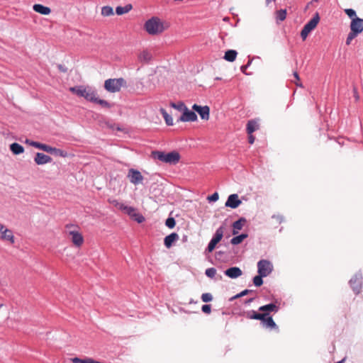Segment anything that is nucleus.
Segmentation results:
<instances>
[{
	"mask_svg": "<svg viewBox=\"0 0 363 363\" xmlns=\"http://www.w3.org/2000/svg\"><path fill=\"white\" fill-rule=\"evenodd\" d=\"M169 27V24L157 16L148 19L144 24V29L151 35L162 33Z\"/></svg>",
	"mask_w": 363,
	"mask_h": 363,
	"instance_id": "nucleus-1",
	"label": "nucleus"
},
{
	"mask_svg": "<svg viewBox=\"0 0 363 363\" xmlns=\"http://www.w3.org/2000/svg\"><path fill=\"white\" fill-rule=\"evenodd\" d=\"M65 233L74 246L79 247L83 245L84 237L77 225L72 224L66 225Z\"/></svg>",
	"mask_w": 363,
	"mask_h": 363,
	"instance_id": "nucleus-2",
	"label": "nucleus"
},
{
	"mask_svg": "<svg viewBox=\"0 0 363 363\" xmlns=\"http://www.w3.org/2000/svg\"><path fill=\"white\" fill-rule=\"evenodd\" d=\"M152 157L155 160L169 164H177L180 160V155L176 151H172L168 153L157 150L152 151Z\"/></svg>",
	"mask_w": 363,
	"mask_h": 363,
	"instance_id": "nucleus-3",
	"label": "nucleus"
},
{
	"mask_svg": "<svg viewBox=\"0 0 363 363\" xmlns=\"http://www.w3.org/2000/svg\"><path fill=\"white\" fill-rule=\"evenodd\" d=\"M69 91L80 97H84L87 101L96 100V92L91 87L77 86L70 87Z\"/></svg>",
	"mask_w": 363,
	"mask_h": 363,
	"instance_id": "nucleus-4",
	"label": "nucleus"
},
{
	"mask_svg": "<svg viewBox=\"0 0 363 363\" xmlns=\"http://www.w3.org/2000/svg\"><path fill=\"white\" fill-rule=\"evenodd\" d=\"M126 86V81L123 78L108 79L104 82V89L111 93L118 92Z\"/></svg>",
	"mask_w": 363,
	"mask_h": 363,
	"instance_id": "nucleus-5",
	"label": "nucleus"
},
{
	"mask_svg": "<svg viewBox=\"0 0 363 363\" xmlns=\"http://www.w3.org/2000/svg\"><path fill=\"white\" fill-rule=\"evenodd\" d=\"M320 21V16L318 13H315L313 17L303 26L301 31V37L305 40L309 33L314 30Z\"/></svg>",
	"mask_w": 363,
	"mask_h": 363,
	"instance_id": "nucleus-6",
	"label": "nucleus"
},
{
	"mask_svg": "<svg viewBox=\"0 0 363 363\" xmlns=\"http://www.w3.org/2000/svg\"><path fill=\"white\" fill-rule=\"evenodd\" d=\"M258 274L267 277L273 270L272 264L267 259H261L257 263Z\"/></svg>",
	"mask_w": 363,
	"mask_h": 363,
	"instance_id": "nucleus-7",
	"label": "nucleus"
},
{
	"mask_svg": "<svg viewBox=\"0 0 363 363\" xmlns=\"http://www.w3.org/2000/svg\"><path fill=\"white\" fill-rule=\"evenodd\" d=\"M224 230L223 226H220L216 230L213 238L210 241L206 249L208 252H211L215 249L216 245L221 240L223 237Z\"/></svg>",
	"mask_w": 363,
	"mask_h": 363,
	"instance_id": "nucleus-8",
	"label": "nucleus"
},
{
	"mask_svg": "<svg viewBox=\"0 0 363 363\" xmlns=\"http://www.w3.org/2000/svg\"><path fill=\"white\" fill-rule=\"evenodd\" d=\"M0 239L4 241H9L11 244L15 242L13 232L0 223Z\"/></svg>",
	"mask_w": 363,
	"mask_h": 363,
	"instance_id": "nucleus-9",
	"label": "nucleus"
},
{
	"mask_svg": "<svg viewBox=\"0 0 363 363\" xmlns=\"http://www.w3.org/2000/svg\"><path fill=\"white\" fill-rule=\"evenodd\" d=\"M130 182L134 185L142 184L144 179L143 176L140 171L135 169H130L127 175Z\"/></svg>",
	"mask_w": 363,
	"mask_h": 363,
	"instance_id": "nucleus-10",
	"label": "nucleus"
},
{
	"mask_svg": "<svg viewBox=\"0 0 363 363\" xmlns=\"http://www.w3.org/2000/svg\"><path fill=\"white\" fill-rule=\"evenodd\" d=\"M123 211L138 223H141L145 220L144 216L138 213L133 207L126 206Z\"/></svg>",
	"mask_w": 363,
	"mask_h": 363,
	"instance_id": "nucleus-11",
	"label": "nucleus"
},
{
	"mask_svg": "<svg viewBox=\"0 0 363 363\" xmlns=\"http://www.w3.org/2000/svg\"><path fill=\"white\" fill-rule=\"evenodd\" d=\"M192 108L199 114L201 119L206 121L209 119L210 108L208 106H201L197 104H194Z\"/></svg>",
	"mask_w": 363,
	"mask_h": 363,
	"instance_id": "nucleus-12",
	"label": "nucleus"
},
{
	"mask_svg": "<svg viewBox=\"0 0 363 363\" xmlns=\"http://www.w3.org/2000/svg\"><path fill=\"white\" fill-rule=\"evenodd\" d=\"M197 120V116L196 114L189 110L187 107L185 108L184 112L182 113V116L178 119V121H182V122H194Z\"/></svg>",
	"mask_w": 363,
	"mask_h": 363,
	"instance_id": "nucleus-13",
	"label": "nucleus"
},
{
	"mask_svg": "<svg viewBox=\"0 0 363 363\" xmlns=\"http://www.w3.org/2000/svg\"><path fill=\"white\" fill-rule=\"evenodd\" d=\"M350 30L359 34L363 31V19L360 18H354L351 21Z\"/></svg>",
	"mask_w": 363,
	"mask_h": 363,
	"instance_id": "nucleus-14",
	"label": "nucleus"
},
{
	"mask_svg": "<svg viewBox=\"0 0 363 363\" xmlns=\"http://www.w3.org/2000/svg\"><path fill=\"white\" fill-rule=\"evenodd\" d=\"M241 203V201L239 199L238 194H231L228 196L225 206L232 208H236Z\"/></svg>",
	"mask_w": 363,
	"mask_h": 363,
	"instance_id": "nucleus-15",
	"label": "nucleus"
},
{
	"mask_svg": "<svg viewBox=\"0 0 363 363\" xmlns=\"http://www.w3.org/2000/svg\"><path fill=\"white\" fill-rule=\"evenodd\" d=\"M34 161L38 165H43L50 162L52 161V158L43 153L37 152L34 158Z\"/></svg>",
	"mask_w": 363,
	"mask_h": 363,
	"instance_id": "nucleus-16",
	"label": "nucleus"
},
{
	"mask_svg": "<svg viewBox=\"0 0 363 363\" xmlns=\"http://www.w3.org/2000/svg\"><path fill=\"white\" fill-rule=\"evenodd\" d=\"M224 273L231 279H236L242 274V270L238 267H230L226 269Z\"/></svg>",
	"mask_w": 363,
	"mask_h": 363,
	"instance_id": "nucleus-17",
	"label": "nucleus"
},
{
	"mask_svg": "<svg viewBox=\"0 0 363 363\" xmlns=\"http://www.w3.org/2000/svg\"><path fill=\"white\" fill-rule=\"evenodd\" d=\"M259 128V120H250L247 123L246 130L248 135L252 134L255 131Z\"/></svg>",
	"mask_w": 363,
	"mask_h": 363,
	"instance_id": "nucleus-18",
	"label": "nucleus"
},
{
	"mask_svg": "<svg viewBox=\"0 0 363 363\" xmlns=\"http://www.w3.org/2000/svg\"><path fill=\"white\" fill-rule=\"evenodd\" d=\"M179 240V235L176 233H172L166 236L164 240V244L167 248H170L174 242Z\"/></svg>",
	"mask_w": 363,
	"mask_h": 363,
	"instance_id": "nucleus-19",
	"label": "nucleus"
},
{
	"mask_svg": "<svg viewBox=\"0 0 363 363\" xmlns=\"http://www.w3.org/2000/svg\"><path fill=\"white\" fill-rule=\"evenodd\" d=\"M33 10L43 15H49L51 13V9L42 4H35L33 6Z\"/></svg>",
	"mask_w": 363,
	"mask_h": 363,
	"instance_id": "nucleus-20",
	"label": "nucleus"
},
{
	"mask_svg": "<svg viewBox=\"0 0 363 363\" xmlns=\"http://www.w3.org/2000/svg\"><path fill=\"white\" fill-rule=\"evenodd\" d=\"M25 143L30 146L34 147L35 148H38L39 150H43L47 152V150L48 149L49 145L40 143L38 142L33 141L29 139H26Z\"/></svg>",
	"mask_w": 363,
	"mask_h": 363,
	"instance_id": "nucleus-21",
	"label": "nucleus"
},
{
	"mask_svg": "<svg viewBox=\"0 0 363 363\" xmlns=\"http://www.w3.org/2000/svg\"><path fill=\"white\" fill-rule=\"evenodd\" d=\"M246 222V220L243 218H240L233 224V234L236 235L238 231L241 230Z\"/></svg>",
	"mask_w": 363,
	"mask_h": 363,
	"instance_id": "nucleus-22",
	"label": "nucleus"
},
{
	"mask_svg": "<svg viewBox=\"0 0 363 363\" xmlns=\"http://www.w3.org/2000/svg\"><path fill=\"white\" fill-rule=\"evenodd\" d=\"M152 57V54L150 53V52L147 50L142 51L138 55L139 61L145 63L149 62L151 60Z\"/></svg>",
	"mask_w": 363,
	"mask_h": 363,
	"instance_id": "nucleus-23",
	"label": "nucleus"
},
{
	"mask_svg": "<svg viewBox=\"0 0 363 363\" xmlns=\"http://www.w3.org/2000/svg\"><path fill=\"white\" fill-rule=\"evenodd\" d=\"M238 55V52L235 50H228L225 52L223 58L228 61L233 62L235 60Z\"/></svg>",
	"mask_w": 363,
	"mask_h": 363,
	"instance_id": "nucleus-24",
	"label": "nucleus"
},
{
	"mask_svg": "<svg viewBox=\"0 0 363 363\" xmlns=\"http://www.w3.org/2000/svg\"><path fill=\"white\" fill-rule=\"evenodd\" d=\"M47 152L51 153V154H55L56 155H59L62 157H65L67 155V152H65L64 150L56 148V147H52L51 146L48 147V149L47 150Z\"/></svg>",
	"mask_w": 363,
	"mask_h": 363,
	"instance_id": "nucleus-25",
	"label": "nucleus"
},
{
	"mask_svg": "<svg viewBox=\"0 0 363 363\" xmlns=\"http://www.w3.org/2000/svg\"><path fill=\"white\" fill-rule=\"evenodd\" d=\"M10 150L14 155H19L24 152V148L18 143H14L10 145Z\"/></svg>",
	"mask_w": 363,
	"mask_h": 363,
	"instance_id": "nucleus-26",
	"label": "nucleus"
},
{
	"mask_svg": "<svg viewBox=\"0 0 363 363\" xmlns=\"http://www.w3.org/2000/svg\"><path fill=\"white\" fill-rule=\"evenodd\" d=\"M278 309H279L278 306L277 305H275L274 303H269L267 305L260 306L259 308V311H264V312H269V311L277 312V311H278Z\"/></svg>",
	"mask_w": 363,
	"mask_h": 363,
	"instance_id": "nucleus-27",
	"label": "nucleus"
},
{
	"mask_svg": "<svg viewBox=\"0 0 363 363\" xmlns=\"http://www.w3.org/2000/svg\"><path fill=\"white\" fill-rule=\"evenodd\" d=\"M160 113H162V115L165 121V123L167 125H174L172 117L166 111L165 109H164L162 108H160Z\"/></svg>",
	"mask_w": 363,
	"mask_h": 363,
	"instance_id": "nucleus-28",
	"label": "nucleus"
},
{
	"mask_svg": "<svg viewBox=\"0 0 363 363\" xmlns=\"http://www.w3.org/2000/svg\"><path fill=\"white\" fill-rule=\"evenodd\" d=\"M262 325L265 328H269L271 329H275L277 328V324L274 321L273 318L272 317H266L262 323Z\"/></svg>",
	"mask_w": 363,
	"mask_h": 363,
	"instance_id": "nucleus-29",
	"label": "nucleus"
},
{
	"mask_svg": "<svg viewBox=\"0 0 363 363\" xmlns=\"http://www.w3.org/2000/svg\"><path fill=\"white\" fill-rule=\"evenodd\" d=\"M246 238H247V235L243 233L233 238L230 242L232 245H236L241 243Z\"/></svg>",
	"mask_w": 363,
	"mask_h": 363,
	"instance_id": "nucleus-30",
	"label": "nucleus"
},
{
	"mask_svg": "<svg viewBox=\"0 0 363 363\" xmlns=\"http://www.w3.org/2000/svg\"><path fill=\"white\" fill-rule=\"evenodd\" d=\"M132 9V6L130 4L126 5L125 6H118L116 9V12L118 15H123L124 13H128Z\"/></svg>",
	"mask_w": 363,
	"mask_h": 363,
	"instance_id": "nucleus-31",
	"label": "nucleus"
},
{
	"mask_svg": "<svg viewBox=\"0 0 363 363\" xmlns=\"http://www.w3.org/2000/svg\"><path fill=\"white\" fill-rule=\"evenodd\" d=\"M91 102L96 103V104L101 105L102 107H104V108H109L111 107V105L108 101H106V100L99 99L97 97V94L96 95V100H92Z\"/></svg>",
	"mask_w": 363,
	"mask_h": 363,
	"instance_id": "nucleus-32",
	"label": "nucleus"
},
{
	"mask_svg": "<svg viewBox=\"0 0 363 363\" xmlns=\"http://www.w3.org/2000/svg\"><path fill=\"white\" fill-rule=\"evenodd\" d=\"M101 15L104 16H110L113 15V8L108 6L102 7Z\"/></svg>",
	"mask_w": 363,
	"mask_h": 363,
	"instance_id": "nucleus-33",
	"label": "nucleus"
},
{
	"mask_svg": "<svg viewBox=\"0 0 363 363\" xmlns=\"http://www.w3.org/2000/svg\"><path fill=\"white\" fill-rule=\"evenodd\" d=\"M276 18L277 20H279L281 21H284L286 18V10L281 9L277 11L276 13Z\"/></svg>",
	"mask_w": 363,
	"mask_h": 363,
	"instance_id": "nucleus-34",
	"label": "nucleus"
},
{
	"mask_svg": "<svg viewBox=\"0 0 363 363\" xmlns=\"http://www.w3.org/2000/svg\"><path fill=\"white\" fill-rule=\"evenodd\" d=\"M170 106L179 111H182V113L186 108V105L183 102L171 103Z\"/></svg>",
	"mask_w": 363,
	"mask_h": 363,
	"instance_id": "nucleus-35",
	"label": "nucleus"
},
{
	"mask_svg": "<svg viewBox=\"0 0 363 363\" xmlns=\"http://www.w3.org/2000/svg\"><path fill=\"white\" fill-rule=\"evenodd\" d=\"M350 286L353 288L356 294H358L360 290V284L357 279H351L350 281Z\"/></svg>",
	"mask_w": 363,
	"mask_h": 363,
	"instance_id": "nucleus-36",
	"label": "nucleus"
},
{
	"mask_svg": "<svg viewBox=\"0 0 363 363\" xmlns=\"http://www.w3.org/2000/svg\"><path fill=\"white\" fill-rule=\"evenodd\" d=\"M263 277H265L264 276H262L261 274H258L257 276H255L254 278H253V284L256 286H260L263 284V280H262V278Z\"/></svg>",
	"mask_w": 363,
	"mask_h": 363,
	"instance_id": "nucleus-37",
	"label": "nucleus"
},
{
	"mask_svg": "<svg viewBox=\"0 0 363 363\" xmlns=\"http://www.w3.org/2000/svg\"><path fill=\"white\" fill-rule=\"evenodd\" d=\"M358 35H359V33L350 30V32L349 33V34L347 37V39H346V44L347 45H350L352 40L354 38H355Z\"/></svg>",
	"mask_w": 363,
	"mask_h": 363,
	"instance_id": "nucleus-38",
	"label": "nucleus"
},
{
	"mask_svg": "<svg viewBox=\"0 0 363 363\" xmlns=\"http://www.w3.org/2000/svg\"><path fill=\"white\" fill-rule=\"evenodd\" d=\"M165 225L170 229H172L176 225L175 219L173 217L168 218L165 221Z\"/></svg>",
	"mask_w": 363,
	"mask_h": 363,
	"instance_id": "nucleus-39",
	"label": "nucleus"
},
{
	"mask_svg": "<svg viewBox=\"0 0 363 363\" xmlns=\"http://www.w3.org/2000/svg\"><path fill=\"white\" fill-rule=\"evenodd\" d=\"M109 202L111 203H112L114 206H116V208H118V209L120 210H122V211H124V208H125V205L122 203H120L118 202L117 200H109Z\"/></svg>",
	"mask_w": 363,
	"mask_h": 363,
	"instance_id": "nucleus-40",
	"label": "nucleus"
},
{
	"mask_svg": "<svg viewBox=\"0 0 363 363\" xmlns=\"http://www.w3.org/2000/svg\"><path fill=\"white\" fill-rule=\"evenodd\" d=\"M201 300L203 302L207 303L213 300V296L210 293H205L201 295Z\"/></svg>",
	"mask_w": 363,
	"mask_h": 363,
	"instance_id": "nucleus-41",
	"label": "nucleus"
},
{
	"mask_svg": "<svg viewBox=\"0 0 363 363\" xmlns=\"http://www.w3.org/2000/svg\"><path fill=\"white\" fill-rule=\"evenodd\" d=\"M345 12L352 20L354 18H358L355 11L352 9H345Z\"/></svg>",
	"mask_w": 363,
	"mask_h": 363,
	"instance_id": "nucleus-42",
	"label": "nucleus"
},
{
	"mask_svg": "<svg viewBox=\"0 0 363 363\" xmlns=\"http://www.w3.org/2000/svg\"><path fill=\"white\" fill-rule=\"evenodd\" d=\"M252 290H249V289H245L242 291H241L240 294H238L237 295L234 296L233 297H232L230 298V300H234V299H236V298H240L242 296H244L250 293H252Z\"/></svg>",
	"mask_w": 363,
	"mask_h": 363,
	"instance_id": "nucleus-43",
	"label": "nucleus"
},
{
	"mask_svg": "<svg viewBox=\"0 0 363 363\" xmlns=\"http://www.w3.org/2000/svg\"><path fill=\"white\" fill-rule=\"evenodd\" d=\"M206 275L210 278H213L216 274V269L215 268H208L206 270Z\"/></svg>",
	"mask_w": 363,
	"mask_h": 363,
	"instance_id": "nucleus-44",
	"label": "nucleus"
},
{
	"mask_svg": "<svg viewBox=\"0 0 363 363\" xmlns=\"http://www.w3.org/2000/svg\"><path fill=\"white\" fill-rule=\"evenodd\" d=\"M294 77L296 79V81L294 82L296 85L299 86V87H303V84L300 82V77H299V75H298V72H294Z\"/></svg>",
	"mask_w": 363,
	"mask_h": 363,
	"instance_id": "nucleus-45",
	"label": "nucleus"
},
{
	"mask_svg": "<svg viewBox=\"0 0 363 363\" xmlns=\"http://www.w3.org/2000/svg\"><path fill=\"white\" fill-rule=\"evenodd\" d=\"M218 198H219L218 194L217 192H215L212 195L208 196L207 199L209 201H216L218 199Z\"/></svg>",
	"mask_w": 363,
	"mask_h": 363,
	"instance_id": "nucleus-46",
	"label": "nucleus"
},
{
	"mask_svg": "<svg viewBox=\"0 0 363 363\" xmlns=\"http://www.w3.org/2000/svg\"><path fill=\"white\" fill-rule=\"evenodd\" d=\"M201 310L204 313L209 314L211 312V307L210 305H203L201 307Z\"/></svg>",
	"mask_w": 363,
	"mask_h": 363,
	"instance_id": "nucleus-47",
	"label": "nucleus"
},
{
	"mask_svg": "<svg viewBox=\"0 0 363 363\" xmlns=\"http://www.w3.org/2000/svg\"><path fill=\"white\" fill-rule=\"evenodd\" d=\"M272 218L278 223H281L284 220V217L281 215H274L272 216Z\"/></svg>",
	"mask_w": 363,
	"mask_h": 363,
	"instance_id": "nucleus-48",
	"label": "nucleus"
},
{
	"mask_svg": "<svg viewBox=\"0 0 363 363\" xmlns=\"http://www.w3.org/2000/svg\"><path fill=\"white\" fill-rule=\"evenodd\" d=\"M268 313H259L257 314V318L256 320H262V323H263V321L264 320V319L266 318V317L267 316Z\"/></svg>",
	"mask_w": 363,
	"mask_h": 363,
	"instance_id": "nucleus-49",
	"label": "nucleus"
},
{
	"mask_svg": "<svg viewBox=\"0 0 363 363\" xmlns=\"http://www.w3.org/2000/svg\"><path fill=\"white\" fill-rule=\"evenodd\" d=\"M252 315H250V314L247 315V318H249L250 319H255L256 320L257 318V316L258 313H257L255 311H252Z\"/></svg>",
	"mask_w": 363,
	"mask_h": 363,
	"instance_id": "nucleus-50",
	"label": "nucleus"
},
{
	"mask_svg": "<svg viewBox=\"0 0 363 363\" xmlns=\"http://www.w3.org/2000/svg\"><path fill=\"white\" fill-rule=\"evenodd\" d=\"M250 64V62H248V64H247V65H242V66H241L240 69H241V71H242V73L246 74L247 68V67H248V65H249Z\"/></svg>",
	"mask_w": 363,
	"mask_h": 363,
	"instance_id": "nucleus-51",
	"label": "nucleus"
},
{
	"mask_svg": "<svg viewBox=\"0 0 363 363\" xmlns=\"http://www.w3.org/2000/svg\"><path fill=\"white\" fill-rule=\"evenodd\" d=\"M255 137L252 135V134L248 135V141L250 144H253L255 142Z\"/></svg>",
	"mask_w": 363,
	"mask_h": 363,
	"instance_id": "nucleus-52",
	"label": "nucleus"
},
{
	"mask_svg": "<svg viewBox=\"0 0 363 363\" xmlns=\"http://www.w3.org/2000/svg\"><path fill=\"white\" fill-rule=\"evenodd\" d=\"M353 91H354V98H355L356 101H358L359 97V95H358V93H357V89H356V88H354V90H353Z\"/></svg>",
	"mask_w": 363,
	"mask_h": 363,
	"instance_id": "nucleus-53",
	"label": "nucleus"
},
{
	"mask_svg": "<svg viewBox=\"0 0 363 363\" xmlns=\"http://www.w3.org/2000/svg\"><path fill=\"white\" fill-rule=\"evenodd\" d=\"M58 69H59L60 71L63 72H65L67 71V69H65V68L63 67V66H62V65H58Z\"/></svg>",
	"mask_w": 363,
	"mask_h": 363,
	"instance_id": "nucleus-54",
	"label": "nucleus"
},
{
	"mask_svg": "<svg viewBox=\"0 0 363 363\" xmlns=\"http://www.w3.org/2000/svg\"><path fill=\"white\" fill-rule=\"evenodd\" d=\"M272 1H274V0H266V5L269 6Z\"/></svg>",
	"mask_w": 363,
	"mask_h": 363,
	"instance_id": "nucleus-55",
	"label": "nucleus"
},
{
	"mask_svg": "<svg viewBox=\"0 0 363 363\" xmlns=\"http://www.w3.org/2000/svg\"><path fill=\"white\" fill-rule=\"evenodd\" d=\"M254 300L253 298L248 299L245 303H251Z\"/></svg>",
	"mask_w": 363,
	"mask_h": 363,
	"instance_id": "nucleus-56",
	"label": "nucleus"
},
{
	"mask_svg": "<svg viewBox=\"0 0 363 363\" xmlns=\"http://www.w3.org/2000/svg\"><path fill=\"white\" fill-rule=\"evenodd\" d=\"M345 359H342L341 361H339L337 363H344Z\"/></svg>",
	"mask_w": 363,
	"mask_h": 363,
	"instance_id": "nucleus-57",
	"label": "nucleus"
},
{
	"mask_svg": "<svg viewBox=\"0 0 363 363\" xmlns=\"http://www.w3.org/2000/svg\"><path fill=\"white\" fill-rule=\"evenodd\" d=\"M3 304L2 303H0V308L3 307Z\"/></svg>",
	"mask_w": 363,
	"mask_h": 363,
	"instance_id": "nucleus-58",
	"label": "nucleus"
}]
</instances>
